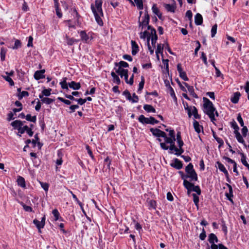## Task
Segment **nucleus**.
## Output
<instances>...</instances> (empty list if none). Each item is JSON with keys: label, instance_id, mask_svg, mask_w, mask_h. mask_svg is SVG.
<instances>
[{"label": "nucleus", "instance_id": "39448f33", "mask_svg": "<svg viewBox=\"0 0 249 249\" xmlns=\"http://www.w3.org/2000/svg\"><path fill=\"white\" fill-rule=\"evenodd\" d=\"M123 95L125 96L127 100L131 102L132 103H137L138 102V96L135 93L133 94L132 97L129 91L126 89L123 92Z\"/></svg>", "mask_w": 249, "mask_h": 249}, {"label": "nucleus", "instance_id": "774afa93", "mask_svg": "<svg viewBox=\"0 0 249 249\" xmlns=\"http://www.w3.org/2000/svg\"><path fill=\"white\" fill-rule=\"evenodd\" d=\"M223 159L224 160H225L227 162L233 164V165H234L235 163H236V162L234 160L230 159L229 157L224 156L223 157Z\"/></svg>", "mask_w": 249, "mask_h": 249}, {"label": "nucleus", "instance_id": "393cba45", "mask_svg": "<svg viewBox=\"0 0 249 249\" xmlns=\"http://www.w3.org/2000/svg\"><path fill=\"white\" fill-rule=\"evenodd\" d=\"M226 185L229 188V192L226 194V196L230 201L233 203V200L231 199V197L233 196L232 187L231 185L228 183H226Z\"/></svg>", "mask_w": 249, "mask_h": 249}, {"label": "nucleus", "instance_id": "f3484780", "mask_svg": "<svg viewBox=\"0 0 249 249\" xmlns=\"http://www.w3.org/2000/svg\"><path fill=\"white\" fill-rule=\"evenodd\" d=\"M55 10L56 11V14L59 18H61L62 17V13L61 12V9L59 7L58 0H53Z\"/></svg>", "mask_w": 249, "mask_h": 249}, {"label": "nucleus", "instance_id": "c756f323", "mask_svg": "<svg viewBox=\"0 0 249 249\" xmlns=\"http://www.w3.org/2000/svg\"><path fill=\"white\" fill-rule=\"evenodd\" d=\"M52 213H53V216L54 217V220L55 221H57V220H59L60 221H63V219L62 218V217L60 216V213H59L58 211L56 209H54L53 210Z\"/></svg>", "mask_w": 249, "mask_h": 249}, {"label": "nucleus", "instance_id": "e2e57ef3", "mask_svg": "<svg viewBox=\"0 0 249 249\" xmlns=\"http://www.w3.org/2000/svg\"><path fill=\"white\" fill-rule=\"evenodd\" d=\"M158 38V36H154L153 37H151V44L154 48H155L156 47V43L157 42Z\"/></svg>", "mask_w": 249, "mask_h": 249}, {"label": "nucleus", "instance_id": "423d86ee", "mask_svg": "<svg viewBox=\"0 0 249 249\" xmlns=\"http://www.w3.org/2000/svg\"><path fill=\"white\" fill-rule=\"evenodd\" d=\"M178 173L180 175L181 179L183 180V185L184 188H185L187 186H191V182L187 180L188 178L191 179V176L188 174H185L183 172L181 171H178Z\"/></svg>", "mask_w": 249, "mask_h": 249}, {"label": "nucleus", "instance_id": "f704fd0d", "mask_svg": "<svg viewBox=\"0 0 249 249\" xmlns=\"http://www.w3.org/2000/svg\"><path fill=\"white\" fill-rule=\"evenodd\" d=\"M164 45V44L161 45V44H158L157 50H156V54L160 53L161 55H163Z\"/></svg>", "mask_w": 249, "mask_h": 249}, {"label": "nucleus", "instance_id": "4c0bfd02", "mask_svg": "<svg viewBox=\"0 0 249 249\" xmlns=\"http://www.w3.org/2000/svg\"><path fill=\"white\" fill-rule=\"evenodd\" d=\"M29 95V93L28 91H22V92L18 93V99L19 100H21L24 97H27Z\"/></svg>", "mask_w": 249, "mask_h": 249}, {"label": "nucleus", "instance_id": "a211bd4d", "mask_svg": "<svg viewBox=\"0 0 249 249\" xmlns=\"http://www.w3.org/2000/svg\"><path fill=\"white\" fill-rule=\"evenodd\" d=\"M241 95V94L239 91L234 92L231 97V102L234 104L237 103Z\"/></svg>", "mask_w": 249, "mask_h": 249}, {"label": "nucleus", "instance_id": "5fc2aeb1", "mask_svg": "<svg viewBox=\"0 0 249 249\" xmlns=\"http://www.w3.org/2000/svg\"><path fill=\"white\" fill-rule=\"evenodd\" d=\"M149 32L145 31L143 32H141L140 33V37L141 39H145L148 36H149Z\"/></svg>", "mask_w": 249, "mask_h": 249}, {"label": "nucleus", "instance_id": "c85d7f7f", "mask_svg": "<svg viewBox=\"0 0 249 249\" xmlns=\"http://www.w3.org/2000/svg\"><path fill=\"white\" fill-rule=\"evenodd\" d=\"M65 38L67 40V44L70 46H71L74 43H77L79 41V39H76L73 37L70 38L67 35H66Z\"/></svg>", "mask_w": 249, "mask_h": 249}, {"label": "nucleus", "instance_id": "338daca9", "mask_svg": "<svg viewBox=\"0 0 249 249\" xmlns=\"http://www.w3.org/2000/svg\"><path fill=\"white\" fill-rule=\"evenodd\" d=\"M222 230L224 232L225 234H227L228 232L227 227L226 225L225 222L224 220L222 221Z\"/></svg>", "mask_w": 249, "mask_h": 249}, {"label": "nucleus", "instance_id": "9d476101", "mask_svg": "<svg viewBox=\"0 0 249 249\" xmlns=\"http://www.w3.org/2000/svg\"><path fill=\"white\" fill-rule=\"evenodd\" d=\"M78 33L79 34L81 40L82 42L86 43H89L90 32L88 34L86 33L85 31H78Z\"/></svg>", "mask_w": 249, "mask_h": 249}, {"label": "nucleus", "instance_id": "09e8293b", "mask_svg": "<svg viewBox=\"0 0 249 249\" xmlns=\"http://www.w3.org/2000/svg\"><path fill=\"white\" fill-rule=\"evenodd\" d=\"M134 1L135 2L137 8L139 10H142L143 8V5L142 0H134Z\"/></svg>", "mask_w": 249, "mask_h": 249}, {"label": "nucleus", "instance_id": "8fccbe9b", "mask_svg": "<svg viewBox=\"0 0 249 249\" xmlns=\"http://www.w3.org/2000/svg\"><path fill=\"white\" fill-rule=\"evenodd\" d=\"M71 194H72V197L74 199V200L77 202V203L80 206L81 208L82 209L83 212L84 213H85L84 210H83V204L81 202H80L79 199L77 198L76 196L75 195H74V194H73L72 192H71Z\"/></svg>", "mask_w": 249, "mask_h": 249}, {"label": "nucleus", "instance_id": "5701e85b", "mask_svg": "<svg viewBox=\"0 0 249 249\" xmlns=\"http://www.w3.org/2000/svg\"><path fill=\"white\" fill-rule=\"evenodd\" d=\"M152 10L153 13L156 15L159 19H161L162 18V13L160 12L159 8L157 7V5L156 4H154L152 7Z\"/></svg>", "mask_w": 249, "mask_h": 249}, {"label": "nucleus", "instance_id": "cd10ccee", "mask_svg": "<svg viewBox=\"0 0 249 249\" xmlns=\"http://www.w3.org/2000/svg\"><path fill=\"white\" fill-rule=\"evenodd\" d=\"M239 154L241 156V162L245 166H246L248 170L249 171V164L247 161L246 156L243 153L240 152V153H239Z\"/></svg>", "mask_w": 249, "mask_h": 249}, {"label": "nucleus", "instance_id": "bf43d9fd", "mask_svg": "<svg viewBox=\"0 0 249 249\" xmlns=\"http://www.w3.org/2000/svg\"><path fill=\"white\" fill-rule=\"evenodd\" d=\"M216 164L217 165L218 168L221 172H223L226 170L225 166L220 161H217Z\"/></svg>", "mask_w": 249, "mask_h": 249}, {"label": "nucleus", "instance_id": "7c9ffc66", "mask_svg": "<svg viewBox=\"0 0 249 249\" xmlns=\"http://www.w3.org/2000/svg\"><path fill=\"white\" fill-rule=\"evenodd\" d=\"M18 184L22 188L26 187L25 179L19 176L17 179Z\"/></svg>", "mask_w": 249, "mask_h": 249}, {"label": "nucleus", "instance_id": "c9c22d12", "mask_svg": "<svg viewBox=\"0 0 249 249\" xmlns=\"http://www.w3.org/2000/svg\"><path fill=\"white\" fill-rule=\"evenodd\" d=\"M70 12L71 13V15L73 16L74 18H80L81 17L80 15L79 14L75 7L71 8V9Z\"/></svg>", "mask_w": 249, "mask_h": 249}, {"label": "nucleus", "instance_id": "0e129e2a", "mask_svg": "<svg viewBox=\"0 0 249 249\" xmlns=\"http://www.w3.org/2000/svg\"><path fill=\"white\" fill-rule=\"evenodd\" d=\"M149 95H153V96H154L155 97H157L158 96V92L156 90H155L154 91H152V92H148L147 91L146 92V95H145L146 98H149V97H148Z\"/></svg>", "mask_w": 249, "mask_h": 249}, {"label": "nucleus", "instance_id": "a18cd8bd", "mask_svg": "<svg viewBox=\"0 0 249 249\" xmlns=\"http://www.w3.org/2000/svg\"><path fill=\"white\" fill-rule=\"evenodd\" d=\"M193 111V120H196V119L199 120L201 119V115L198 114V110H192Z\"/></svg>", "mask_w": 249, "mask_h": 249}, {"label": "nucleus", "instance_id": "69168bd1", "mask_svg": "<svg viewBox=\"0 0 249 249\" xmlns=\"http://www.w3.org/2000/svg\"><path fill=\"white\" fill-rule=\"evenodd\" d=\"M201 58L202 59L203 63L205 65H208V62L207 60V57L206 54L204 52H201Z\"/></svg>", "mask_w": 249, "mask_h": 249}, {"label": "nucleus", "instance_id": "7ed1b4c3", "mask_svg": "<svg viewBox=\"0 0 249 249\" xmlns=\"http://www.w3.org/2000/svg\"><path fill=\"white\" fill-rule=\"evenodd\" d=\"M160 146L161 148L163 150H168L169 149V150L171 151H175L176 153L175 154L177 156H181V154L184 151L182 147H180V148H177L175 145H170V146H168L166 145V144H165V143H160Z\"/></svg>", "mask_w": 249, "mask_h": 249}, {"label": "nucleus", "instance_id": "ea45409f", "mask_svg": "<svg viewBox=\"0 0 249 249\" xmlns=\"http://www.w3.org/2000/svg\"><path fill=\"white\" fill-rule=\"evenodd\" d=\"M148 206L149 207V209L152 208L155 210L157 207L156 201L154 200H150L148 201Z\"/></svg>", "mask_w": 249, "mask_h": 249}, {"label": "nucleus", "instance_id": "37998d69", "mask_svg": "<svg viewBox=\"0 0 249 249\" xmlns=\"http://www.w3.org/2000/svg\"><path fill=\"white\" fill-rule=\"evenodd\" d=\"M167 82L168 83L170 95L175 101H177V97H176V95H175L174 90L173 89L170 85L169 82V81H167Z\"/></svg>", "mask_w": 249, "mask_h": 249}, {"label": "nucleus", "instance_id": "052dcab7", "mask_svg": "<svg viewBox=\"0 0 249 249\" xmlns=\"http://www.w3.org/2000/svg\"><path fill=\"white\" fill-rule=\"evenodd\" d=\"M52 91V89H44L42 91V93L43 94H44L45 96L48 97L51 94V91Z\"/></svg>", "mask_w": 249, "mask_h": 249}, {"label": "nucleus", "instance_id": "1a4fd4ad", "mask_svg": "<svg viewBox=\"0 0 249 249\" xmlns=\"http://www.w3.org/2000/svg\"><path fill=\"white\" fill-rule=\"evenodd\" d=\"M150 131L152 133L153 136L160 138H163L165 136V133L164 131L160 130V129L157 128H151Z\"/></svg>", "mask_w": 249, "mask_h": 249}, {"label": "nucleus", "instance_id": "0eeeda50", "mask_svg": "<svg viewBox=\"0 0 249 249\" xmlns=\"http://www.w3.org/2000/svg\"><path fill=\"white\" fill-rule=\"evenodd\" d=\"M204 111L205 114L209 117L213 123L215 124L214 122L216 121V119L214 116L215 115L216 116L219 115L217 110H204Z\"/></svg>", "mask_w": 249, "mask_h": 249}, {"label": "nucleus", "instance_id": "79ce46f5", "mask_svg": "<svg viewBox=\"0 0 249 249\" xmlns=\"http://www.w3.org/2000/svg\"><path fill=\"white\" fill-rule=\"evenodd\" d=\"M193 197V201L197 207V209H198V203L199 201V197L196 194H193L192 195Z\"/></svg>", "mask_w": 249, "mask_h": 249}, {"label": "nucleus", "instance_id": "2f4dec72", "mask_svg": "<svg viewBox=\"0 0 249 249\" xmlns=\"http://www.w3.org/2000/svg\"><path fill=\"white\" fill-rule=\"evenodd\" d=\"M7 52V50L4 48L2 47L0 49V60L1 61H4L5 60V55L6 54V53Z\"/></svg>", "mask_w": 249, "mask_h": 249}, {"label": "nucleus", "instance_id": "864d4df0", "mask_svg": "<svg viewBox=\"0 0 249 249\" xmlns=\"http://www.w3.org/2000/svg\"><path fill=\"white\" fill-rule=\"evenodd\" d=\"M85 147L86 150H87L88 153L89 154V156L92 160H94V156L92 153V150H91L90 146L89 145L87 144L86 145Z\"/></svg>", "mask_w": 249, "mask_h": 249}, {"label": "nucleus", "instance_id": "20e7f679", "mask_svg": "<svg viewBox=\"0 0 249 249\" xmlns=\"http://www.w3.org/2000/svg\"><path fill=\"white\" fill-rule=\"evenodd\" d=\"M185 172L191 176V181H197V174L194 169V166L192 163H189L185 167Z\"/></svg>", "mask_w": 249, "mask_h": 249}, {"label": "nucleus", "instance_id": "9b49d317", "mask_svg": "<svg viewBox=\"0 0 249 249\" xmlns=\"http://www.w3.org/2000/svg\"><path fill=\"white\" fill-rule=\"evenodd\" d=\"M45 72V70L43 69L39 71H36L34 75V78L36 80H39L40 79L44 78L45 77L44 73Z\"/></svg>", "mask_w": 249, "mask_h": 249}, {"label": "nucleus", "instance_id": "473e14b6", "mask_svg": "<svg viewBox=\"0 0 249 249\" xmlns=\"http://www.w3.org/2000/svg\"><path fill=\"white\" fill-rule=\"evenodd\" d=\"M33 223L36 225L37 229L40 231V230L44 228L43 225L41 223V221H38L36 219H35L33 220Z\"/></svg>", "mask_w": 249, "mask_h": 249}, {"label": "nucleus", "instance_id": "680f3d73", "mask_svg": "<svg viewBox=\"0 0 249 249\" xmlns=\"http://www.w3.org/2000/svg\"><path fill=\"white\" fill-rule=\"evenodd\" d=\"M206 237V231L204 228L202 229L201 233L199 234V238L201 240H204Z\"/></svg>", "mask_w": 249, "mask_h": 249}, {"label": "nucleus", "instance_id": "13d9d810", "mask_svg": "<svg viewBox=\"0 0 249 249\" xmlns=\"http://www.w3.org/2000/svg\"><path fill=\"white\" fill-rule=\"evenodd\" d=\"M179 77L182 79L183 80L187 81L189 80V78H188L186 72L184 71L183 72H180L179 74Z\"/></svg>", "mask_w": 249, "mask_h": 249}, {"label": "nucleus", "instance_id": "4468645a", "mask_svg": "<svg viewBox=\"0 0 249 249\" xmlns=\"http://www.w3.org/2000/svg\"><path fill=\"white\" fill-rule=\"evenodd\" d=\"M193 126L195 131L197 133L199 134L201 131L203 132V127L202 125L199 124V122L196 120L193 121Z\"/></svg>", "mask_w": 249, "mask_h": 249}, {"label": "nucleus", "instance_id": "b1692460", "mask_svg": "<svg viewBox=\"0 0 249 249\" xmlns=\"http://www.w3.org/2000/svg\"><path fill=\"white\" fill-rule=\"evenodd\" d=\"M13 110L14 111V113L10 112L7 114V120L8 121H10L14 120L15 118H17L16 112H19V111H21V110Z\"/></svg>", "mask_w": 249, "mask_h": 249}, {"label": "nucleus", "instance_id": "58836bf2", "mask_svg": "<svg viewBox=\"0 0 249 249\" xmlns=\"http://www.w3.org/2000/svg\"><path fill=\"white\" fill-rule=\"evenodd\" d=\"M20 47H21V42L20 40L18 39H15V44L14 46L12 47V49L16 50Z\"/></svg>", "mask_w": 249, "mask_h": 249}, {"label": "nucleus", "instance_id": "6ab92c4d", "mask_svg": "<svg viewBox=\"0 0 249 249\" xmlns=\"http://www.w3.org/2000/svg\"><path fill=\"white\" fill-rule=\"evenodd\" d=\"M208 240L210 244L217 243L219 241L217 236L213 233H210L209 235Z\"/></svg>", "mask_w": 249, "mask_h": 249}, {"label": "nucleus", "instance_id": "aec40b11", "mask_svg": "<svg viewBox=\"0 0 249 249\" xmlns=\"http://www.w3.org/2000/svg\"><path fill=\"white\" fill-rule=\"evenodd\" d=\"M163 6L168 12L172 13H174L176 8V4L175 3L173 4L164 3Z\"/></svg>", "mask_w": 249, "mask_h": 249}, {"label": "nucleus", "instance_id": "6e6d98bb", "mask_svg": "<svg viewBox=\"0 0 249 249\" xmlns=\"http://www.w3.org/2000/svg\"><path fill=\"white\" fill-rule=\"evenodd\" d=\"M54 100L51 98H49L48 97H45L43 98V100H41V102L43 103H45L47 105H49L52 103Z\"/></svg>", "mask_w": 249, "mask_h": 249}, {"label": "nucleus", "instance_id": "f257e3e1", "mask_svg": "<svg viewBox=\"0 0 249 249\" xmlns=\"http://www.w3.org/2000/svg\"><path fill=\"white\" fill-rule=\"evenodd\" d=\"M102 0H95V5L93 3L91 4V10L94 15L95 19L97 24L100 26H103L104 22L101 17H103L104 14L102 9Z\"/></svg>", "mask_w": 249, "mask_h": 249}, {"label": "nucleus", "instance_id": "72a5a7b5", "mask_svg": "<svg viewBox=\"0 0 249 249\" xmlns=\"http://www.w3.org/2000/svg\"><path fill=\"white\" fill-rule=\"evenodd\" d=\"M141 80L139 84L138 92L141 91L143 89L145 83V79L143 76H141Z\"/></svg>", "mask_w": 249, "mask_h": 249}, {"label": "nucleus", "instance_id": "49530a36", "mask_svg": "<svg viewBox=\"0 0 249 249\" xmlns=\"http://www.w3.org/2000/svg\"><path fill=\"white\" fill-rule=\"evenodd\" d=\"M164 138V141H165V144L166 143H170V145H175V142H173V140L170 138L168 137L167 136L166 134L165 133V136L163 137Z\"/></svg>", "mask_w": 249, "mask_h": 249}, {"label": "nucleus", "instance_id": "4be33fe9", "mask_svg": "<svg viewBox=\"0 0 249 249\" xmlns=\"http://www.w3.org/2000/svg\"><path fill=\"white\" fill-rule=\"evenodd\" d=\"M183 83L185 86L187 88L188 91L190 94L193 96V97L195 98L198 97L197 95L195 93L194 91V87L193 86L189 85L187 83L185 82H183Z\"/></svg>", "mask_w": 249, "mask_h": 249}, {"label": "nucleus", "instance_id": "de8ad7c7", "mask_svg": "<svg viewBox=\"0 0 249 249\" xmlns=\"http://www.w3.org/2000/svg\"><path fill=\"white\" fill-rule=\"evenodd\" d=\"M25 118L26 120L33 123H35L36 120V116H32L30 114H27L25 116Z\"/></svg>", "mask_w": 249, "mask_h": 249}, {"label": "nucleus", "instance_id": "ddd939ff", "mask_svg": "<svg viewBox=\"0 0 249 249\" xmlns=\"http://www.w3.org/2000/svg\"><path fill=\"white\" fill-rule=\"evenodd\" d=\"M203 100L204 109H215L213 107L212 102L209 99L203 97Z\"/></svg>", "mask_w": 249, "mask_h": 249}, {"label": "nucleus", "instance_id": "f8f14e48", "mask_svg": "<svg viewBox=\"0 0 249 249\" xmlns=\"http://www.w3.org/2000/svg\"><path fill=\"white\" fill-rule=\"evenodd\" d=\"M170 165L176 169L179 170L182 168L183 164L180 160L175 158L174 159V162L171 163Z\"/></svg>", "mask_w": 249, "mask_h": 249}, {"label": "nucleus", "instance_id": "e433bc0d", "mask_svg": "<svg viewBox=\"0 0 249 249\" xmlns=\"http://www.w3.org/2000/svg\"><path fill=\"white\" fill-rule=\"evenodd\" d=\"M115 65L116 66H117L119 65L120 67H121L122 68H127L129 67L128 64L127 62L124 61H121L118 63H115Z\"/></svg>", "mask_w": 249, "mask_h": 249}, {"label": "nucleus", "instance_id": "c03bdc74", "mask_svg": "<svg viewBox=\"0 0 249 249\" xmlns=\"http://www.w3.org/2000/svg\"><path fill=\"white\" fill-rule=\"evenodd\" d=\"M2 77L5 81L9 83L10 86H12L14 85V82L10 77L4 75H2Z\"/></svg>", "mask_w": 249, "mask_h": 249}, {"label": "nucleus", "instance_id": "a19ab883", "mask_svg": "<svg viewBox=\"0 0 249 249\" xmlns=\"http://www.w3.org/2000/svg\"><path fill=\"white\" fill-rule=\"evenodd\" d=\"M19 203L25 211L29 212H32L33 211V209L31 207L26 205L23 202H19Z\"/></svg>", "mask_w": 249, "mask_h": 249}, {"label": "nucleus", "instance_id": "4d7b16f0", "mask_svg": "<svg viewBox=\"0 0 249 249\" xmlns=\"http://www.w3.org/2000/svg\"><path fill=\"white\" fill-rule=\"evenodd\" d=\"M40 184L42 188L45 191L47 192L49 189V185L46 182H40Z\"/></svg>", "mask_w": 249, "mask_h": 249}, {"label": "nucleus", "instance_id": "3c124183", "mask_svg": "<svg viewBox=\"0 0 249 249\" xmlns=\"http://www.w3.org/2000/svg\"><path fill=\"white\" fill-rule=\"evenodd\" d=\"M217 24H215L212 26V28L211 29V36L212 37H213L217 32Z\"/></svg>", "mask_w": 249, "mask_h": 249}, {"label": "nucleus", "instance_id": "dca6fc26", "mask_svg": "<svg viewBox=\"0 0 249 249\" xmlns=\"http://www.w3.org/2000/svg\"><path fill=\"white\" fill-rule=\"evenodd\" d=\"M25 121H21L20 120H15L11 123V125L15 129H18L20 126H22Z\"/></svg>", "mask_w": 249, "mask_h": 249}, {"label": "nucleus", "instance_id": "a878e982", "mask_svg": "<svg viewBox=\"0 0 249 249\" xmlns=\"http://www.w3.org/2000/svg\"><path fill=\"white\" fill-rule=\"evenodd\" d=\"M138 121L143 124H150L149 117L146 118L143 115H141L139 117Z\"/></svg>", "mask_w": 249, "mask_h": 249}, {"label": "nucleus", "instance_id": "6e6552de", "mask_svg": "<svg viewBox=\"0 0 249 249\" xmlns=\"http://www.w3.org/2000/svg\"><path fill=\"white\" fill-rule=\"evenodd\" d=\"M185 189L187 190L188 194H189L192 191L196 192L198 195H200L201 193L199 186L198 185L195 186L193 183H191V186H187Z\"/></svg>", "mask_w": 249, "mask_h": 249}, {"label": "nucleus", "instance_id": "2eb2a0df", "mask_svg": "<svg viewBox=\"0 0 249 249\" xmlns=\"http://www.w3.org/2000/svg\"><path fill=\"white\" fill-rule=\"evenodd\" d=\"M131 53L133 55H135L139 51V47L137 42L134 40H131Z\"/></svg>", "mask_w": 249, "mask_h": 249}, {"label": "nucleus", "instance_id": "f03ea898", "mask_svg": "<svg viewBox=\"0 0 249 249\" xmlns=\"http://www.w3.org/2000/svg\"><path fill=\"white\" fill-rule=\"evenodd\" d=\"M67 77H64L62 79V81L60 82V85H61V87L62 89L69 90L68 86L73 90H78L80 89L81 84L79 82H76L72 81L67 84Z\"/></svg>", "mask_w": 249, "mask_h": 249}, {"label": "nucleus", "instance_id": "bb28decb", "mask_svg": "<svg viewBox=\"0 0 249 249\" xmlns=\"http://www.w3.org/2000/svg\"><path fill=\"white\" fill-rule=\"evenodd\" d=\"M111 75L112 77V81L114 83L119 85L121 84V80L119 76L114 71H111Z\"/></svg>", "mask_w": 249, "mask_h": 249}, {"label": "nucleus", "instance_id": "603ef678", "mask_svg": "<svg viewBox=\"0 0 249 249\" xmlns=\"http://www.w3.org/2000/svg\"><path fill=\"white\" fill-rule=\"evenodd\" d=\"M235 137L239 142L242 143L245 147H247L245 142L241 134L238 136H236Z\"/></svg>", "mask_w": 249, "mask_h": 249}, {"label": "nucleus", "instance_id": "412c9836", "mask_svg": "<svg viewBox=\"0 0 249 249\" xmlns=\"http://www.w3.org/2000/svg\"><path fill=\"white\" fill-rule=\"evenodd\" d=\"M195 23L196 25H200L203 23V18L199 13H197L195 17Z\"/></svg>", "mask_w": 249, "mask_h": 249}]
</instances>
